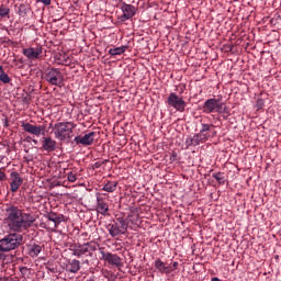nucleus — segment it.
I'll list each match as a JSON object with an SVG mask.
<instances>
[{"instance_id":"nucleus-21","label":"nucleus","mask_w":281,"mask_h":281,"mask_svg":"<svg viewBox=\"0 0 281 281\" xmlns=\"http://www.w3.org/2000/svg\"><path fill=\"white\" fill-rule=\"evenodd\" d=\"M66 271L69 273H78V271H80V261L76 259L68 261L66 265Z\"/></svg>"},{"instance_id":"nucleus-4","label":"nucleus","mask_w":281,"mask_h":281,"mask_svg":"<svg viewBox=\"0 0 281 281\" xmlns=\"http://www.w3.org/2000/svg\"><path fill=\"white\" fill-rule=\"evenodd\" d=\"M106 229L111 238H120V236L128 234V223L124 218L119 217L116 221L108 224Z\"/></svg>"},{"instance_id":"nucleus-42","label":"nucleus","mask_w":281,"mask_h":281,"mask_svg":"<svg viewBox=\"0 0 281 281\" xmlns=\"http://www.w3.org/2000/svg\"><path fill=\"white\" fill-rule=\"evenodd\" d=\"M15 281H19V280L15 279Z\"/></svg>"},{"instance_id":"nucleus-8","label":"nucleus","mask_w":281,"mask_h":281,"mask_svg":"<svg viewBox=\"0 0 281 281\" xmlns=\"http://www.w3.org/2000/svg\"><path fill=\"white\" fill-rule=\"evenodd\" d=\"M167 104H169V106H172L173 109H176V111H179L180 113H183V111H186V101L183 100V98L177 95V93L171 92L167 99Z\"/></svg>"},{"instance_id":"nucleus-37","label":"nucleus","mask_w":281,"mask_h":281,"mask_svg":"<svg viewBox=\"0 0 281 281\" xmlns=\"http://www.w3.org/2000/svg\"><path fill=\"white\" fill-rule=\"evenodd\" d=\"M32 142H33L34 144H38V140H36V139H32Z\"/></svg>"},{"instance_id":"nucleus-17","label":"nucleus","mask_w":281,"mask_h":281,"mask_svg":"<svg viewBox=\"0 0 281 281\" xmlns=\"http://www.w3.org/2000/svg\"><path fill=\"white\" fill-rule=\"evenodd\" d=\"M23 54H24V56H27L29 58L34 60V59L38 58V56L41 54H43V48H41V47H37V48L30 47V48L24 49Z\"/></svg>"},{"instance_id":"nucleus-32","label":"nucleus","mask_w":281,"mask_h":281,"mask_svg":"<svg viewBox=\"0 0 281 281\" xmlns=\"http://www.w3.org/2000/svg\"><path fill=\"white\" fill-rule=\"evenodd\" d=\"M5 172H3V170L0 169V181H5Z\"/></svg>"},{"instance_id":"nucleus-28","label":"nucleus","mask_w":281,"mask_h":281,"mask_svg":"<svg viewBox=\"0 0 281 281\" xmlns=\"http://www.w3.org/2000/svg\"><path fill=\"white\" fill-rule=\"evenodd\" d=\"M10 76L5 72L0 74V81L3 82L4 85H10Z\"/></svg>"},{"instance_id":"nucleus-2","label":"nucleus","mask_w":281,"mask_h":281,"mask_svg":"<svg viewBox=\"0 0 281 281\" xmlns=\"http://www.w3.org/2000/svg\"><path fill=\"white\" fill-rule=\"evenodd\" d=\"M54 135L59 142H71L74 137V128L76 124L74 122H59L54 125Z\"/></svg>"},{"instance_id":"nucleus-29","label":"nucleus","mask_w":281,"mask_h":281,"mask_svg":"<svg viewBox=\"0 0 281 281\" xmlns=\"http://www.w3.org/2000/svg\"><path fill=\"white\" fill-rule=\"evenodd\" d=\"M67 179L70 183H76V181L78 180V177L76 176V173H74V171H70L68 172Z\"/></svg>"},{"instance_id":"nucleus-22","label":"nucleus","mask_w":281,"mask_h":281,"mask_svg":"<svg viewBox=\"0 0 281 281\" xmlns=\"http://www.w3.org/2000/svg\"><path fill=\"white\" fill-rule=\"evenodd\" d=\"M126 49H127V46L110 48L109 54H110V56H122V54H124V52H126Z\"/></svg>"},{"instance_id":"nucleus-24","label":"nucleus","mask_w":281,"mask_h":281,"mask_svg":"<svg viewBox=\"0 0 281 281\" xmlns=\"http://www.w3.org/2000/svg\"><path fill=\"white\" fill-rule=\"evenodd\" d=\"M210 128H214V125L211 124H202V128L200 130V134L202 135L203 139L207 138V131H210Z\"/></svg>"},{"instance_id":"nucleus-14","label":"nucleus","mask_w":281,"mask_h":281,"mask_svg":"<svg viewBox=\"0 0 281 281\" xmlns=\"http://www.w3.org/2000/svg\"><path fill=\"white\" fill-rule=\"evenodd\" d=\"M97 212L102 216H111L109 213V203L104 201V198H97Z\"/></svg>"},{"instance_id":"nucleus-15","label":"nucleus","mask_w":281,"mask_h":281,"mask_svg":"<svg viewBox=\"0 0 281 281\" xmlns=\"http://www.w3.org/2000/svg\"><path fill=\"white\" fill-rule=\"evenodd\" d=\"M42 148L46 150V153H54L56 150V140H54L50 136L42 138Z\"/></svg>"},{"instance_id":"nucleus-12","label":"nucleus","mask_w":281,"mask_h":281,"mask_svg":"<svg viewBox=\"0 0 281 281\" xmlns=\"http://www.w3.org/2000/svg\"><path fill=\"white\" fill-rule=\"evenodd\" d=\"M103 260L109 265H113L114 267H122V258L117 255H113L111 252L101 251Z\"/></svg>"},{"instance_id":"nucleus-5","label":"nucleus","mask_w":281,"mask_h":281,"mask_svg":"<svg viewBox=\"0 0 281 281\" xmlns=\"http://www.w3.org/2000/svg\"><path fill=\"white\" fill-rule=\"evenodd\" d=\"M203 113H227V105L218 99H207L203 106Z\"/></svg>"},{"instance_id":"nucleus-6","label":"nucleus","mask_w":281,"mask_h":281,"mask_svg":"<svg viewBox=\"0 0 281 281\" xmlns=\"http://www.w3.org/2000/svg\"><path fill=\"white\" fill-rule=\"evenodd\" d=\"M45 80L48 85H53V87H63L65 76H63V71L58 68H48L45 72Z\"/></svg>"},{"instance_id":"nucleus-40","label":"nucleus","mask_w":281,"mask_h":281,"mask_svg":"<svg viewBox=\"0 0 281 281\" xmlns=\"http://www.w3.org/2000/svg\"><path fill=\"white\" fill-rule=\"evenodd\" d=\"M27 101V98H24V102H26Z\"/></svg>"},{"instance_id":"nucleus-10","label":"nucleus","mask_w":281,"mask_h":281,"mask_svg":"<svg viewBox=\"0 0 281 281\" xmlns=\"http://www.w3.org/2000/svg\"><path fill=\"white\" fill-rule=\"evenodd\" d=\"M22 128L25 133H30L31 135H35L40 137V135H45V126L44 125H33L31 123H22Z\"/></svg>"},{"instance_id":"nucleus-33","label":"nucleus","mask_w":281,"mask_h":281,"mask_svg":"<svg viewBox=\"0 0 281 281\" xmlns=\"http://www.w3.org/2000/svg\"><path fill=\"white\" fill-rule=\"evenodd\" d=\"M27 271H30V270L27 269V267H22V268H20V272L22 273V276H25V274L27 273Z\"/></svg>"},{"instance_id":"nucleus-9","label":"nucleus","mask_w":281,"mask_h":281,"mask_svg":"<svg viewBox=\"0 0 281 281\" xmlns=\"http://www.w3.org/2000/svg\"><path fill=\"white\" fill-rule=\"evenodd\" d=\"M121 10L123 14L119 19L122 22L128 21L137 14V9L133 4H126L125 2L122 3Z\"/></svg>"},{"instance_id":"nucleus-11","label":"nucleus","mask_w":281,"mask_h":281,"mask_svg":"<svg viewBox=\"0 0 281 281\" xmlns=\"http://www.w3.org/2000/svg\"><path fill=\"white\" fill-rule=\"evenodd\" d=\"M74 142L77 146H91L95 142V132H89L85 136H76Z\"/></svg>"},{"instance_id":"nucleus-26","label":"nucleus","mask_w":281,"mask_h":281,"mask_svg":"<svg viewBox=\"0 0 281 281\" xmlns=\"http://www.w3.org/2000/svg\"><path fill=\"white\" fill-rule=\"evenodd\" d=\"M0 16H1V19H5V16L8 19H10V8L1 4L0 5Z\"/></svg>"},{"instance_id":"nucleus-25","label":"nucleus","mask_w":281,"mask_h":281,"mask_svg":"<svg viewBox=\"0 0 281 281\" xmlns=\"http://www.w3.org/2000/svg\"><path fill=\"white\" fill-rule=\"evenodd\" d=\"M213 179H215L221 186H225V173L217 172L212 175Z\"/></svg>"},{"instance_id":"nucleus-23","label":"nucleus","mask_w":281,"mask_h":281,"mask_svg":"<svg viewBox=\"0 0 281 281\" xmlns=\"http://www.w3.org/2000/svg\"><path fill=\"white\" fill-rule=\"evenodd\" d=\"M104 192H115L117 190V181H108L106 184L103 186Z\"/></svg>"},{"instance_id":"nucleus-13","label":"nucleus","mask_w":281,"mask_h":281,"mask_svg":"<svg viewBox=\"0 0 281 281\" xmlns=\"http://www.w3.org/2000/svg\"><path fill=\"white\" fill-rule=\"evenodd\" d=\"M11 192H18L19 188L23 186V178H21V175L16 171L11 172Z\"/></svg>"},{"instance_id":"nucleus-16","label":"nucleus","mask_w":281,"mask_h":281,"mask_svg":"<svg viewBox=\"0 0 281 281\" xmlns=\"http://www.w3.org/2000/svg\"><path fill=\"white\" fill-rule=\"evenodd\" d=\"M155 268L158 269L160 273H166L167 276L172 273V266L161 261V259L155 261Z\"/></svg>"},{"instance_id":"nucleus-34","label":"nucleus","mask_w":281,"mask_h":281,"mask_svg":"<svg viewBox=\"0 0 281 281\" xmlns=\"http://www.w3.org/2000/svg\"><path fill=\"white\" fill-rule=\"evenodd\" d=\"M5 254H8V251H0V260H5Z\"/></svg>"},{"instance_id":"nucleus-7","label":"nucleus","mask_w":281,"mask_h":281,"mask_svg":"<svg viewBox=\"0 0 281 281\" xmlns=\"http://www.w3.org/2000/svg\"><path fill=\"white\" fill-rule=\"evenodd\" d=\"M98 250V244L95 241H88L86 244H79L72 250V256H77V258H81L85 254H89L91 256L93 251Z\"/></svg>"},{"instance_id":"nucleus-36","label":"nucleus","mask_w":281,"mask_h":281,"mask_svg":"<svg viewBox=\"0 0 281 281\" xmlns=\"http://www.w3.org/2000/svg\"><path fill=\"white\" fill-rule=\"evenodd\" d=\"M0 281H8V278H0Z\"/></svg>"},{"instance_id":"nucleus-1","label":"nucleus","mask_w":281,"mask_h":281,"mask_svg":"<svg viewBox=\"0 0 281 281\" xmlns=\"http://www.w3.org/2000/svg\"><path fill=\"white\" fill-rule=\"evenodd\" d=\"M5 216L12 232H25L36 223V217L32 213H23L19 206L12 204L7 206Z\"/></svg>"},{"instance_id":"nucleus-27","label":"nucleus","mask_w":281,"mask_h":281,"mask_svg":"<svg viewBox=\"0 0 281 281\" xmlns=\"http://www.w3.org/2000/svg\"><path fill=\"white\" fill-rule=\"evenodd\" d=\"M18 12H19L20 16H26L27 13L30 12V5H27V4H20Z\"/></svg>"},{"instance_id":"nucleus-20","label":"nucleus","mask_w":281,"mask_h":281,"mask_svg":"<svg viewBox=\"0 0 281 281\" xmlns=\"http://www.w3.org/2000/svg\"><path fill=\"white\" fill-rule=\"evenodd\" d=\"M29 256L31 258H36L41 251H43V246L38 244H32L27 246Z\"/></svg>"},{"instance_id":"nucleus-38","label":"nucleus","mask_w":281,"mask_h":281,"mask_svg":"<svg viewBox=\"0 0 281 281\" xmlns=\"http://www.w3.org/2000/svg\"><path fill=\"white\" fill-rule=\"evenodd\" d=\"M7 281H15V279H12V278L8 279V278H7Z\"/></svg>"},{"instance_id":"nucleus-31","label":"nucleus","mask_w":281,"mask_h":281,"mask_svg":"<svg viewBox=\"0 0 281 281\" xmlns=\"http://www.w3.org/2000/svg\"><path fill=\"white\" fill-rule=\"evenodd\" d=\"M263 104H265V101H262L261 99H259V100H257L256 106H257V109H260L261 106H263Z\"/></svg>"},{"instance_id":"nucleus-3","label":"nucleus","mask_w":281,"mask_h":281,"mask_svg":"<svg viewBox=\"0 0 281 281\" xmlns=\"http://www.w3.org/2000/svg\"><path fill=\"white\" fill-rule=\"evenodd\" d=\"M23 245V235L19 233H10L0 239V251H14Z\"/></svg>"},{"instance_id":"nucleus-19","label":"nucleus","mask_w":281,"mask_h":281,"mask_svg":"<svg viewBox=\"0 0 281 281\" xmlns=\"http://www.w3.org/2000/svg\"><path fill=\"white\" fill-rule=\"evenodd\" d=\"M46 218H48V221H52L53 223H55V227H57V225H60L63 223V221H65V215L49 212V213H47Z\"/></svg>"},{"instance_id":"nucleus-35","label":"nucleus","mask_w":281,"mask_h":281,"mask_svg":"<svg viewBox=\"0 0 281 281\" xmlns=\"http://www.w3.org/2000/svg\"><path fill=\"white\" fill-rule=\"evenodd\" d=\"M178 267H179V262L175 261V262L171 265L172 271H175V269H177Z\"/></svg>"},{"instance_id":"nucleus-39","label":"nucleus","mask_w":281,"mask_h":281,"mask_svg":"<svg viewBox=\"0 0 281 281\" xmlns=\"http://www.w3.org/2000/svg\"><path fill=\"white\" fill-rule=\"evenodd\" d=\"M30 139H32V137L27 136V137H26V142H30Z\"/></svg>"},{"instance_id":"nucleus-18","label":"nucleus","mask_w":281,"mask_h":281,"mask_svg":"<svg viewBox=\"0 0 281 281\" xmlns=\"http://www.w3.org/2000/svg\"><path fill=\"white\" fill-rule=\"evenodd\" d=\"M203 139V134H195L193 137H188L186 139V148H190V146H199Z\"/></svg>"},{"instance_id":"nucleus-41","label":"nucleus","mask_w":281,"mask_h":281,"mask_svg":"<svg viewBox=\"0 0 281 281\" xmlns=\"http://www.w3.org/2000/svg\"><path fill=\"white\" fill-rule=\"evenodd\" d=\"M15 281H19V280L15 279Z\"/></svg>"},{"instance_id":"nucleus-30","label":"nucleus","mask_w":281,"mask_h":281,"mask_svg":"<svg viewBox=\"0 0 281 281\" xmlns=\"http://www.w3.org/2000/svg\"><path fill=\"white\" fill-rule=\"evenodd\" d=\"M36 3H43L44 5H52V0H36Z\"/></svg>"}]
</instances>
